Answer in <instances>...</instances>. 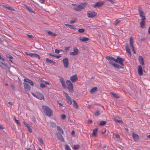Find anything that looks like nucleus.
I'll return each instance as SVG.
<instances>
[{
  "label": "nucleus",
  "mask_w": 150,
  "mask_h": 150,
  "mask_svg": "<svg viewBox=\"0 0 150 150\" xmlns=\"http://www.w3.org/2000/svg\"><path fill=\"white\" fill-rule=\"evenodd\" d=\"M107 123V122L105 121H101L99 123V125L103 126L104 125Z\"/></svg>",
  "instance_id": "36"
},
{
  "label": "nucleus",
  "mask_w": 150,
  "mask_h": 150,
  "mask_svg": "<svg viewBox=\"0 0 150 150\" xmlns=\"http://www.w3.org/2000/svg\"><path fill=\"white\" fill-rule=\"evenodd\" d=\"M8 103L9 104L11 105H12L13 104V103H12L11 102H8Z\"/></svg>",
  "instance_id": "64"
},
{
  "label": "nucleus",
  "mask_w": 150,
  "mask_h": 150,
  "mask_svg": "<svg viewBox=\"0 0 150 150\" xmlns=\"http://www.w3.org/2000/svg\"><path fill=\"white\" fill-rule=\"evenodd\" d=\"M126 49L127 52L130 55H131V52L130 49L129 48L128 46H126Z\"/></svg>",
  "instance_id": "33"
},
{
  "label": "nucleus",
  "mask_w": 150,
  "mask_h": 150,
  "mask_svg": "<svg viewBox=\"0 0 150 150\" xmlns=\"http://www.w3.org/2000/svg\"><path fill=\"white\" fill-rule=\"evenodd\" d=\"M106 59L108 60L113 61L115 62V59L113 57L110 56H107L106 57Z\"/></svg>",
  "instance_id": "28"
},
{
  "label": "nucleus",
  "mask_w": 150,
  "mask_h": 150,
  "mask_svg": "<svg viewBox=\"0 0 150 150\" xmlns=\"http://www.w3.org/2000/svg\"><path fill=\"white\" fill-rule=\"evenodd\" d=\"M50 125L52 127H56V125L55 122H52L50 123Z\"/></svg>",
  "instance_id": "37"
},
{
  "label": "nucleus",
  "mask_w": 150,
  "mask_h": 150,
  "mask_svg": "<svg viewBox=\"0 0 150 150\" xmlns=\"http://www.w3.org/2000/svg\"><path fill=\"white\" fill-rule=\"evenodd\" d=\"M23 84L24 88L25 90L27 91H29L30 90L31 87L28 84L25 83H23Z\"/></svg>",
  "instance_id": "18"
},
{
  "label": "nucleus",
  "mask_w": 150,
  "mask_h": 150,
  "mask_svg": "<svg viewBox=\"0 0 150 150\" xmlns=\"http://www.w3.org/2000/svg\"><path fill=\"white\" fill-rule=\"evenodd\" d=\"M55 52L56 53L58 54L59 53L60 51L59 50L55 49Z\"/></svg>",
  "instance_id": "52"
},
{
  "label": "nucleus",
  "mask_w": 150,
  "mask_h": 150,
  "mask_svg": "<svg viewBox=\"0 0 150 150\" xmlns=\"http://www.w3.org/2000/svg\"><path fill=\"white\" fill-rule=\"evenodd\" d=\"M139 61L141 64L143 65L144 64V59L142 56H139Z\"/></svg>",
  "instance_id": "21"
},
{
  "label": "nucleus",
  "mask_w": 150,
  "mask_h": 150,
  "mask_svg": "<svg viewBox=\"0 0 150 150\" xmlns=\"http://www.w3.org/2000/svg\"><path fill=\"white\" fill-rule=\"evenodd\" d=\"M85 31V30L83 28L79 29L78 31L80 33H83Z\"/></svg>",
  "instance_id": "42"
},
{
  "label": "nucleus",
  "mask_w": 150,
  "mask_h": 150,
  "mask_svg": "<svg viewBox=\"0 0 150 150\" xmlns=\"http://www.w3.org/2000/svg\"><path fill=\"white\" fill-rule=\"evenodd\" d=\"M28 10L29 11V12L30 13H35L33 10Z\"/></svg>",
  "instance_id": "59"
},
{
  "label": "nucleus",
  "mask_w": 150,
  "mask_h": 150,
  "mask_svg": "<svg viewBox=\"0 0 150 150\" xmlns=\"http://www.w3.org/2000/svg\"><path fill=\"white\" fill-rule=\"evenodd\" d=\"M28 36L30 38H33V36L32 35H28Z\"/></svg>",
  "instance_id": "56"
},
{
  "label": "nucleus",
  "mask_w": 150,
  "mask_h": 150,
  "mask_svg": "<svg viewBox=\"0 0 150 150\" xmlns=\"http://www.w3.org/2000/svg\"><path fill=\"white\" fill-rule=\"evenodd\" d=\"M132 136L135 142H137L139 140V137L137 134H135L134 133H132Z\"/></svg>",
  "instance_id": "15"
},
{
  "label": "nucleus",
  "mask_w": 150,
  "mask_h": 150,
  "mask_svg": "<svg viewBox=\"0 0 150 150\" xmlns=\"http://www.w3.org/2000/svg\"><path fill=\"white\" fill-rule=\"evenodd\" d=\"M138 73L140 76H142L143 74V70L142 66L139 65L138 69Z\"/></svg>",
  "instance_id": "17"
},
{
  "label": "nucleus",
  "mask_w": 150,
  "mask_h": 150,
  "mask_svg": "<svg viewBox=\"0 0 150 150\" xmlns=\"http://www.w3.org/2000/svg\"><path fill=\"white\" fill-rule=\"evenodd\" d=\"M40 87L42 88H44L46 87V86L43 83H41L40 85Z\"/></svg>",
  "instance_id": "45"
},
{
  "label": "nucleus",
  "mask_w": 150,
  "mask_h": 150,
  "mask_svg": "<svg viewBox=\"0 0 150 150\" xmlns=\"http://www.w3.org/2000/svg\"><path fill=\"white\" fill-rule=\"evenodd\" d=\"M97 90V88L96 87H94L92 88L90 90V92L91 93H93L96 91Z\"/></svg>",
  "instance_id": "34"
},
{
  "label": "nucleus",
  "mask_w": 150,
  "mask_h": 150,
  "mask_svg": "<svg viewBox=\"0 0 150 150\" xmlns=\"http://www.w3.org/2000/svg\"><path fill=\"white\" fill-rule=\"evenodd\" d=\"M62 62L64 67L67 68L69 66V60L68 59L67 57H66L63 59L62 60Z\"/></svg>",
  "instance_id": "6"
},
{
  "label": "nucleus",
  "mask_w": 150,
  "mask_h": 150,
  "mask_svg": "<svg viewBox=\"0 0 150 150\" xmlns=\"http://www.w3.org/2000/svg\"><path fill=\"white\" fill-rule=\"evenodd\" d=\"M71 48L70 47H66L65 48V50L66 51H68Z\"/></svg>",
  "instance_id": "49"
},
{
  "label": "nucleus",
  "mask_w": 150,
  "mask_h": 150,
  "mask_svg": "<svg viewBox=\"0 0 150 150\" xmlns=\"http://www.w3.org/2000/svg\"><path fill=\"white\" fill-rule=\"evenodd\" d=\"M73 106L75 109H77L78 108V105L76 102L74 100H73Z\"/></svg>",
  "instance_id": "26"
},
{
  "label": "nucleus",
  "mask_w": 150,
  "mask_h": 150,
  "mask_svg": "<svg viewBox=\"0 0 150 150\" xmlns=\"http://www.w3.org/2000/svg\"><path fill=\"white\" fill-rule=\"evenodd\" d=\"M61 57V56L60 55H55L54 57L56 58H59L60 57Z\"/></svg>",
  "instance_id": "55"
},
{
  "label": "nucleus",
  "mask_w": 150,
  "mask_h": 150,
  "mask_svg": "<svg viewBox=\"0 0 150 150\" xmlns=\"http://www.w3.org/2000/svg\"><path fill=\"white\" fill-rule=\"evenodd\" d=\"M120 23V20H117L115 21V22H114V24L115 25H117V24Z\"/></svg>",
  "instance_id": "38"
},
{
  "label": "nucleus",
  "mask_w": 150,
  "mask_h": 150,
  "mask_svg": "<svg viewBox=\"0 0 150 150\" xmlns=\"http://www.w3.org/2000/svg\"><path fill=\"white\" fill-rule=\"evenodd\" d=\"M14 120L15 122H16V123L17 124L19 125L20 126L21 125V123H20V122L18 120H17L15 117L14 118Z\"/></svg>",
  "instance_id": "41"
},
{
  "label": "nucleus",
  "mask_w": 150,
  "mask_h": 150,
  "mask_svg": "<svg viewBox=\"0 0 150 150\" xmlns=\"http://www.w3.org/2000/svg\"><path fill=\"white\" fill-rule=\"evenodd\" d=\"M76 21V19H74L73 20H71L70 21V22L71 23H75Z\"/></svg>",
  "instance_id": "46"
},
{
  "label": "nucleus",
  "mask_w": 150,
  "mask_h": 150,
  "mask_svg": "<svg viewBox=\"0 0 150 150\" xmlns=\"http://www.w3.org/2000/svg\"><path fill=\"white\" fill-rule=\"evenodd\" d=\"M79 40L82 42H85L88 41L89 40V39L86 37H83L80 38Z\"/></svg>",
  "instance_id": "22"
},
{
  "label": "nucleus",
  "mask_w": 150,
  "mask_h": 150,
  "mask_svg": "<svg viewBox=\"0 0 150 150\" xmlns=\"http://www.w3.org/2000/svg\"><path fill=\"white\" fill-rule=\"evenodd\" d=\"M29 56L32 57H35L38 58L39 59H40V57L39 55L37 54L31 53Z\"/></svg>",
  "instance_id": "16"
},
{
  "label": "nucleus",
  "mask_w": 150,
  "mask_h": 150,
  "mask_svg": "<svg viewBox=\"0 0 150 150\" xmlns=\"http://www.w3.org/2000/svg\"><path fill=\"white\" fill-rule=\"evenodd\" d=\"M64 146L66 150H71L69 146L67 144H65Z\"/></svg>",
  "instance_id": "39"
},
{
  "label": "nucleus",
  "mask_w": 150,
  "mask_h": 150,
  "mask_svg": "<svg viewBox=\"0 0 150 150\" xmlns=\"http://www.w3.org/2000/svg\"><path fill=\"white\" fill-rule=\"evenodd\" d=\"M6 57H8L10 59H12L13 58V57L12 56H10L9 55H6Z\"/></svg>",
  "instance_id": "54"
},
{
  "label": "nucleus",
  "mask_w": 150,
  "mask_h": 150,
  "mask_svg": "<svg viewBox=\"0 0 150 150\" xmlns=\"http://www.w3.org/2000/svg\"><path fill=\"white\" fill-rule=\"evenodd\" d=\"M60 82H61L62 86L64 88H66V86L65 81L62 79H60Z\"/></svg>",
  "instance_id": "27"
},
{
  "label": "nucleus",
  "mask_w": 150,
  "mask_h": 150,
  "mask_svg": "<svg viewBox=\"0 0 150 150\" xmlns=\"http://www.w3.org/2000/svg\"><path fill=\"white\" fill-rule=\"evenodd\" d=\"M67 85L68 90L69 92L72 93L74 91L73 86L72 83L70 80H67L66 81Z\"/></svg>",
  "instance_id": "3"
},
{
  "label": "nucleus",
  "mask_w": 150,
  "mask_h": 150,
  "mask_svg": "<svg viewBox=\"0 0 150 150\" xmlns=\"http://www.w3.org/2000/svg\"><path fill=\"white\" fill-rule=\"evenodd\" d=\"M111 94L113 96L116 98H118L120 97V96L118 95L117 94L115 93L111 92Z\"/></svg>",
  "instance_id": "35"
},
{
  "label": "nucleus",
  "mask_w": 150,
  "mask_h": 150,
  "mask_svg": "<svg viewBox=\"0 0 150 150\" xmlns=\"http://www.w3.org/2000/svg\"><path fill=\"white\" fill-rule=\"evenodd\" d=\"M42 109L46 115L51 116L52 115V110L48 106L43 105L42 106Z\"/></svg>",
  "instance_id": "1"
},
{
  "label": "nucleus",
  "mask_w": 150,
  "mask_h": 150,
  "mask_svg": "<svg viewBox=\"0 0 150 150\" xmlns=\"http://www.w3.org/2000/svg\"><path fill=\"white\" fill-rule=\"evenodd\" d=\"M98 129L97 128H96L93 129V135L94 136H96L97 133V131Z\"/></svg>",
  "instance_id": "31"
},
{
  "label": "nucleus",
  "mask_w": 150,
  "mask_h": 150,
  "mask_svg": "<svg viewBox=\"0 0 150 150\" xmlns=\"http://www.w3.org/2000/svg\"><path fill=\"white\" fill-rule=\"evenodd\" d=\"M115 136L117 138H120V136L117 134H115Z\"/></svg>",
  "instance_id": "48"
},
{
  "label": "nucleus",
  "mask_w": 150,
  "mask_h": 150,
  "mask_svg": "<svg viewBox=\"0 0 150 150\" xmlns=\"http://www.w3.org/2000/svg\"><path fill=\"white\" fill-rule=\"evenodd\" d=\"M148 33L149 34H150V26L149 27L148 30Z\"/></svg>",
  "instance_id": "63"
},
{
  "label": "nucleus",
  "mask_w": 150,
  "mask_h": 150,
  "mask_svg": "<svg viewBox=\"0 0 150 150\" xmlns=\"http://www.w3.org/2000/svg\"><path fill=\"white\" fill-rule=\"evenodd\" d=\"M24 81L25 82L28 83L32 86H34V83L33 81L28 79H24Z\"/></svg>",
  "instance_id": "19"
},
{
  "label": "nucleus",
  "mask_w": 150,
  "mask_h": 150,
  "mask_svg": "<svg viewBox=\"0 0 150 150\" xmlns=\"http://www.w3.org/2000/svg\"><path fill=\"white\" fill-rule=\"evenodd\" d=\"M56 134L58 139L62 142H64V139L61 133H57Z\"/></svg>",
  "instance_id": "11"
},
{
  "label": "nucleus",
  "mask_w": 150,
  "mask_h": 150,
  "mask_svg": "<svg viewBox=\"0 0 150 150\" xmlns=\"http://www.w3.org/2000/svg\"><path fill=\"white\" fill-rule=\"evenodd\" d=\"M145 21H141L140 23L141 28H144L145 27Z\"/></svg>",
  "instance_id": "32"
},
{
  "label": "nucleus",
  "mask_w": 150,
  "mask_h": 150,
  "mask_svg": "<svg viewBox=\"0 0 150 150\" xmlns=\"http://www.w3.org/2000/svg\"><path fill=\"white\" fill-rule=\"evenodd\" d=\"M133 40L132 37L130 38L129 40L130 46L132 48H134L133 44Z\"/></svg>",
  "instance_id": "23"
},
{
  "label": "nucleus",
  "mask_w": 150,
  "mask_h": 150,
  "mask_svg": "<svg viewBox=\"0 0 150 150\" xmlns=\"http://www.w3.org/2000/svg\"><path fill=\"white\" fill-rule=\"evenodd\" d=\"M42 144H43V141L42 139H39L38 140Z\"/></svg>",
  "instance_id": "51"
},
{
  "label": "nucleus",
  "mask_w": 150,
  "mask_h": 150,
  "mask_svg": "<svg viewBox=\"0 0 150 150\" xmlns=\"http://www.w3.org/2000/svg\"><path fill=\"white\" fill-rule=\"evenodd\" d=\"M103 4V3L102 2H98L96 3L94 5V7L96 8H98L102 6Z\"/></svg>",
  "instance_id": "20"
},
{
  "label": "nucleus",
  "mask_w": 150,
  "mask_h": 150,
  "mask_svg": "<svg viewBox=\"0 0 150 150\" xmlns=\"http://www.w3.org/2000/svg\"><path fill=\"white\" fill-rule=\"evenodd\" d=\"M107 1L110 2L112 3H114L115 2V0H106Z\"/></svg>",
  "instance_id": "47"
},
{
  "label": "nucleus",
  "mask_w": 150,
  "mask_h": 150,
  "mask_svg": "<svg viewBox=\"0 0 150 150\" xmlns=\"http://www.w3.org/2000/svg\"><path fill=\"white\" fill-rule=\"evenodd\" d=\"M114 120L115 121H116L119 123H123L122 121L121 120H119L116 119L115 118H114Z\"/></svg>",
  "instance_id": "44"
},
{
  "label": "nucleus",
  "mask_w": 150,
  "mask_h": 150,
  "mask_svg": "<svg viewBox=\"0 0 150 150\" xmlns=\"http://www.w3.org/2000/svg\"><path fill=\"white\" fill-rule=\"evenodd\" d=\"M100 115V111L99 110H97L94 113V115L96 116H98Z\"/></svg>",
  "instance_id": "40"
},
{
  "label": "nucleus",
  "mask_w": 150,
  "mask_h": 150,
  "mask_svg": "<svg viewBox=\"0 0 150 150\" xmlns=\"http://www.w3.org/2000/svg\"><path fill=\"white\" fill-rule=\"evenodd\" d=\"M47 33L48 35L52 36L55 37L57 35L56 34L53 33L50 31H48L47 32Z\"/></svg>",
  "instance_id": "30"
},
{
  "label": "nucleus",
  "mask_w": 150,
  "mask_h": 150,
  "mask_svg": "<svg viewBox=\"0 0 150 150\" xmlns=\"http://www.w3.org/2000/svg\"><path fill=\"white\" fill-rule=\"evenodd\" d=\"M65 25L66 26H68L70 28L74 30H76V27L75 26L73 25H71L68 24H66Z\"/></svg>",
  "instance_id": "24"
},
{
  "label": "nucleus",
  "mask_w": 150,
  "mask_h": 150,
  "mask_svg": "<svg viewBox=\"0 0 150 150\" xmlns=\"http://www.w3.org/2000/svg\"><path fill=\"white\" fill-rule=\"evenodd\" d=\"M40 2L42 3H43L45 2V0H39Z\"/></svg>",
  "instance_id": "62"
},
{
  "label": "nucleus",
  "mask_w": 150,
  "mask_h": 150,
  "mask_svg": "<svg viewBox=\"0 0 150 150\" xmlns=\"http://www.w3.org/2000/svg\"><path fill=\"white\" fill-rule=\"evenodd\" d=\"M25 126L26 127H27V128H28V127H30V125L28 124H27L26 123H25Z\"/></svg>",
  "instance_id": "57"
},
{
  "label": "nucleus",
  "mask_w": 150,
  "mask_h": 150,
  "mask_svg": "<svg viewBox=\"0 0 150 150\" xmlns=\"http://www.w3.org/2000/svg\"><path fill=\"white\" fill-rule=\"evenodd\" d=\"M4 128V127L2 125H0V129H3Z\"/></svg>",
  "instance_id": "61"
},
{
  "label": "nucleus",
  "mask_w": 150,
  "mask_h": 150,
  "mask_svg": "<svg viewBox=\"0 0 150 150\" xmlns=\"http://www.w3.org/2000/svg\"><path fill=\"white\" fill-rule=\"evenodd\" d=\"M66 118V116L64 115H62L61 116V118L62 119H64Z\"/></svg>",
  "instance_id": "53"
},
{
  "label": "nucleus",
  "mask_w": 150,
  "mask_h": 150,
  "mask_svg": "<svg viewBox=\"0 0 150 150\" xmlns=\"http://www.w3.org/2000/svg\"><path fill=\"white\" fill-rule=\"evenodd\" d=\"M88 16L89 18H93L97 15V13L92 11H89L87 13Z\"/></svg>",
  "instance_id": "4"
},
{
  "label": "nucleus",
  "mask_w": 150,
  "mask_h": 150,
  "mask_svg": "<svg viewBox=\"0 0 150 150\" xmlns=\"http://www.w3.org/2000/svg\"><path fill=\"white\" fill-rule=\"evenodd\" d=\"M0 8H7L8 9H13L11 7L9 6L8 5H4V4L0 5Z\"/></svg>",
  "instance_id": "13"
},
{
  "label": "nucleus",
  "mask_w": 150,
  "mask_h": 150,
  "mask_svg": "<svg viewBox=\"0 0 150 150\" xmlns=\"http://www.w3.org/2000/svg\"><path fill=\"white\" fill-rule=\"evenodd\" d=\"M109 63L112 66L114 67L117 68L118 69H119L121 68V67L119 65L115 63L114 62L112 61H109Z\"/></svg>",
  "instance_id": "9"
},
{
  "label": "nucleus",
  "mask_w": 150,
  "mask_h": 150,
  "mask_svg": "<svg viewBox=\"0 0 150 150\" xmlns=\"http://www.w3.org/2000/svg\"><path fill=\"white\" fill-rule=\"evenodd\" d=\"M78 78L76 74L74 75L71 76L70 78V79L72 82H76Z\"/></svg>",
  "instance_id": "12"
},
{
  "label": "nucleus",
  "mask_w": 150,
  "mask_h": 150,
  "mask_svg": "<svg viewBox=\"0 0 150 150\" xmlns=\"http://www.w3.org/2000/svg\"><path fill=\"white\" fill-rule=\"evenodd\" d=\"M28 130L30 132V133H31L32 132V129L30 127H28Z\"/></svg>",
  "instance_id": "50"
},
{
  "label": "nucleus",
  "mask_w": 150,
  "mask_h": 150,
  "mask_svg": "<svg viewBox=\"0 0 150 150\" xmlns=\"http://www.w3.org/2000/svg\"><path fill=\"white\" fill-rule=\"evenodd\" d=\"M46 62L47 63H50L53 64L56 63L55 62H54L52 60H50L47 58H46Z\"/></svg>",
  "instance_id": "29"
},
{
  "label": "nucleus",
  "mask_w": 150,
  "mask_h": 150,
  "mask_svg": "<svg viewBox=\"0 0 150 150\" xmlns=\"http://www.w3.org/2000/svg\"><path fill=\"white\" fill-rule=\"evenodd\" d=\"M79 145H75L74 146V148L75 149H77L79 147Z\"/></svg>",
  "instance_id": "43"
},
{
  "label": "nucleus",
  "mask_w": 150,
  "mask_h": 150,
  "mask_svg": "<svg viewBox=\"0 0 150 150\" xmlns=\"http://www.w3.org/2000/svg\"><path fill=\"white\" fill-rule=\"evenodd\" d=\"M31 94L35 97L40 99H44V97L43 94L41 93L38 92H36L35 93H31Z\"/></svg>",
  "instance_id": "2"
},
{
  "label": "nucleus",
  "mask_w": 150,
  "mask_h": 150,
  "mask_svg": "<svg viewBox=\"0 0 150 150\" xmlns=\"http://www.w3.org/2000/svg\"><path fill=\"white\" fill-rule=\"evenodd\" d=\"M123 60L122 58L118 57L117 59H115V62L119 63L121 65L123 64Z\"/></svg>",
  "instance_id": "10"
},
{
  "label": "nucleus",
  "mask_w": 150,
  "mask_h": 150,
  "mask_svg": "<svg viewBox=\"0 0 150 150\" xmlns=\"http://www.w3.org/2000/svg\"><path fill=\"white\" fill-rule=\"evenodd\" d=\"M64 96L66 98L67 101L68 103L71 105L72 104V100L71 98L68 96V94L64 92H63Z\"/></svg>",
  "instance_id": "5"
},
{
  "label": "nucleus",
  "mask_w": 150,
  "mask_h": 150,
  "mask_svg": "<svg viewBox=\"0 0 150 150\" xmlns=\"http://www.w3.org/2000/svg\"><path fill=\"white\" fill-rule=\"evenodd\" d=\"M87 4L86 3L81 4L78 5L77 6L79 8L83 9L84 8V7L86 6Z\"/></svg>",
  "instance_id": "14"
},
{
  "label": "nucleus",
  "mask_w": 150,
  "mask_h": 150,
  "mask_svg": "<svg viewBox=\"0 0 150 150\" xmlns=\"http://www.w3.org/2000/svg\"><path fill=\"white\" fill-rule=\"evenodd\" d=\"M57 129L58 132H59V133H61L62 134H63V133L64 132L62 129L59 126H57Z\"/></svg>",
  "instance_id": "25"
},
{
  "label": "nucleus",
  "mask_w": 150,
  "mask_h": 150,
  "mask_svg": "<svg viewBox=\"0 0 150 150\" xmlns=\"http://www.w3.org/2000/svg\"><path fill=\"white\" fill-rule=\"evenodd\" d=\"M139 16L142 19L141 21H144L146 20V18L144 15V13L142 10H139Z\"/></svg>",
  "instance_id": "8"
},
{
  "label": "nucleus",
  "mask_w": 150,
  "mask_h": 150,
  "mask_svg": "<svg viewBox=\"0 0 150 150\" xmlns=\"http://www.w3.org/2000/svg\"><path fill=\"white\" fill-rule=\"evenodd\" d=\"M92 122V121L91 120H88L87 122L88 124H90Z\"/></svg>",
  "instance_id": "58"
},
{
  "label": "nucleus",
  "mask_w": 150,
  "mask_h": 150,
  "mask_svg": "<svg viewBox=\"0 0 150 150\" xmlns=\"http://www.w3.org/2000/svg\"><path fill=\"white\" fill-rule=\"evenodd\" d=\"M74 52H70L69 54L71 55H76L78 54L79 50L77 47H74L73 49Z\"/></svg>",
  "instance_id": "7"
},
{
  "label": "nucleus",
  "mask_w": 150,
  "mask_h": 150,
  "mask_svg": "<svg viewBox=\"0 0 150 150\" xmlns=\"http://www.w3.org/2000/svg\"><path fill=\"white\" fill-rule=\"evenodd\" d=\"M132 51L134 53V54H136V51L134 50V48H132Z\"/></svg>",
  "instance_id": "60"
}]
</instances>
